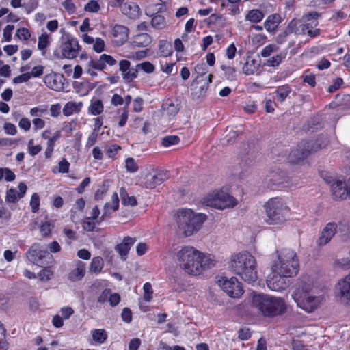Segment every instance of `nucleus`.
Listing matches in <instances>:
<instances>
[{
  "label": "nucleus",
  "mask_w": 350,
  "mask_h": 350,
  "mask_svg": "<svg viewBox=\"0 0 350 350\" xmlns=\"http://www.w3.org/2000/svg\"><path fill=\"white\" fill-rule=\"evenodd\" d=\"M28 260L40 267L49 265L53 262V256L46 250H41L39 243H34L27 252Z\"/></svg>",
  "instance_id": "12"
},
{
  "label": "nucleus",
  "mask_w": 350,
  "mask_h": 350,
  "mask_svg": "<svg viewBox=\"0 0 350 350\" xmlns=\"http://www.w3.org/2000/svg\"><path fill=\"white\" fill-rule=\"evenodd\" d=\"M85 273V264L79 261L77 265V267L69 273L68 279L72 282L79 281L84 277Z\"/></svg>",
  "instance_id": "27"
},
{
  "label": "nucleus",
  "mask_w": 350,
  "mask_h": 350,
  "mask_svg": "<svg viewBox=\"0 0 350 350\" xmlns=\"http://www.w3.org/2000/svg\"><path fill=\"white\" fill-rule=\"evenodd\" d=\"M286 55L285 54H278L275 56H273L268 59H267L264 63L263 65L265 66L269 67H276L279 66L282 61L285 59Z\"/></svg>",
  "instance_id": "38"
},
{
  "label": "nucleus",
  "mask_w": 350,
  "mask_h": 350,
  "mask_svg": "<svg viewBox=\"0 0 350 350\" xmlns=\"http://www.w3.org/2000/svg\"><path fill=\"white\" fill-rule=\"evenodd\" d=\"M18 126L25 131H28L31 128V122L28 118H23L18 122Z\"/></svg>",
  "instance_id": "64"
},
{
  "label": "nucleus",
  "mask_w": 350,
  "mask_h": 350,
  "mask_svg": "<svg viewBox=\"0 0 350 350\" xmlns=\"http://www.w3.org/2000/svg\"><path fill=\"white\" fill-rule=\"evenodd\" d=\"M278 50V47L276 45L271 44L262 49L260 51V55L262 57H268L271 56L273 53L277 51Z\"/></svg>",
  "instance_id": "47"
},
{
  "label": "nucleus",
  "mask_w": 350,
  "mask_h": 350,
  "mask_svg": "<svg viewBox=\"0 0 350 350\" xmlns=\"http://www.w3.org/2000/svg\"><path fill=\"white\" fill-rule=\"evenodd\" d=\"M170 178L167 171H159L154 174H148L144 183L145 187L148 189H154L161 185Z\"/></svg>",
  "instance_id": "17"
},
{
  "label": "nucleus",
  "mask_w": 350,
  "mask_h": 350,
  "mask_svg": "<svg viewBox=\"0 0 350 350\" xmlns=\"http://www.w3.org/2000/svg\"><path fill=\"white\" fill-rule=\"evenodd\" d=\"M121 317L125 323H129L132 321V312L130 308H124L122 310Z\"/></svg>",
  "instance_id": "61"
},
{
  "label": "nucleus",
  "mask_w": 350,
  "mask_h": 350,
  "mask_svg": "<svg viewBox=\"0 0 350 350\" xmlns=\"http://www.w3.org/2000/svg\"><path fill=\"white\" fill-rule=\"evenodd\" d=\"M159 51L160 55L163 57H168L171 55L172 53L171 44L165 40L160 41L159 45Z\"/></svg>",
  "instance_id": "39"
},
{
  "label": "nucleus",
  "mask_w": 350,
  "mask_h": 350,
  "mask_svg": "<svg viewBox=\"0 0 350 350\" xmlns=\"http://www.w3.org/2000/svg\"><path fill=\"white\" fill-rule=\"evenodd\" d=\"M93 44V49L96 52L100 53L104 50L105 42L103 39L97 38H96Z\"/></svg>",
  "instance_id": "58"
},
{
  "label": "nucleus",
  "mask_w": 350,
  "mask_h": 350,
  "mask_svg": "<svg viewBox=\"0 0 350 350\" xmlns=\"http://www.w3.org/2000/svg\"><path fill=\"white\" fill-rule=\"evenodd\" d=\"M135 239L130 237L124 238L123 241L115 247V250L122 256H126L134 243Z\"/></svg>",
  "instance_id": "25"
},
{
  "label": "nucleus",
  "mask_w": 350,
  "mask_h": 350,
  "mask_svg": "<svg viewBox=\"0 0 350 350\" xmlns=\"http://www.w3.org/2000/svg\"><path fill=\"white\" fill-rule=\"evenodd\" d=\"M256 60L254 59L247 58L243 66V72L246 75H254L258 67Z\"/></svg>",
  "instance_id": "30"
},
{
  "label": "nucleus",
  "mask_w": 350,
  "mask_h": 350,
  "mask_svg": "<svg viewBox=\"0 0 350 350\" xmlns=\"http://www.w3.org/2000/svg\"><path fill=\"white\" fill-rule=\"evenodd\" d=\"M103 267V259L100 256H96L92 258L90 267V270L95 273H98L101 272Z\"/></svg>",
  "instance_id": "36"
},
{
  "label": "nucleus",
  "mask_w": 350,
  "mask_h": 350,
  "mask_svg": "<svg viewBox=\"0 0 350 350\" xmlns=\"http://www.w3.org/2000/svg\"><path fill=\"white\" fill-rule=\"evenodd\" d=\"M8 343L5 340V329L0 323V350H7Z\"/></svg>",
  "instance_id": "55"
},
{
  "label": "nucleus",
  "mask_w": 350,
  "mask_h": 350,
  "mask_svg": "<svg viewBox=\"0 0 350 350\" xmlns=\"http://www.w3.org/2000/svg\"><path fill=\"white\" fill-rule=\"evenodd\" d=\"M111 205L109 203H106L104 206L103 208V214L101 217V219L103 220L107 216H109L111 213L117 211L119 207V198L117 193H113L111 196Z\"/></svg>",
  "instance_id": "26"
},
{
  "label": "nucleus",
  "mask_w": 350,
  "mask_h": 350,
  "mask_svg": "<svg viewBox=\"0 0 350 350\" xmlns=\"http://www.w3.org/2000/svg\"><path fill=\"white\" fill-rule=\"evenodd\" d=\"M204 204L217 209H224L235 206L237 201L233 196L221 191L208 194L204 198Z\"/></svg>",
  "instance_id": "9"
},
{
  "label": "nucleus",
  "mask_w": 350,
  "mask_h": 350,
  "mask_svg": "<svg viewBox=\"0 0 350 350\" xmlns=\"http://www.w3.org/2000/svg\"><path fill=\"white\" fill-rule=\"evenodd\" d=\"M286 276H283L282 274L275 273L271 269V273L267 276V284L269 289L274 291H280L286 288L288 286V280Z\"/></svg>",
  "instance_id": "16"
},
{
  "label": "nucleus",
  "mask_w": 350,
  "mask_h": 350,
  "mask_svg": "<svg viewBox=\"0 0 350 350\" xmlns=\"http://www.w3.org/2000/svg\"><path fill=\"white\" fill-rule=\"evenodd\" d=\"M348 229V225L345 222H329L323 228L319 239L317 240V245L319 247L324 246L332 240L336 232L346 233Z\"/></svg>",
  "instance_id": "11"
},
{
  "label": "nucleus",
  "mask_w": 350,
  "mask_h": 350,
  "mask_svg": "<svg viewBox=\"0 0 350 350\" xmlns=\"http://www.w3.org/2000/svg\"><path fill=\"white\" fill-rule=\"evenodd\" d=\"M180 141V139L176 135H169L162 139V144L165 147H169L172 145L177 144Z\"/></svg>",
  "instance_id": "44"
},
{
  "label": "nucleus",
  "mask_w": 350,
  "mask_h": 350,
  "mask_svg": "<svg viewBox=\"0 0 350 350\" xmlns=\"http://www.w3.org/2000/svg\"><path fill=\"white\" fill-rule=\"evenodd\" d=\"M320 127L319 118L317 117L314 118L309 121L307 129L309 131L314 132L318 130Z\"/></svg>",
  "instance_id": "56"
},
{
  "label": "nucleus",
  "mask_w": 350,
  "mask_h": 350,
  "mask_svg": "<svg viewBox=\"0 0 350 350\" xmlns=\"http://www.w3.org/2000/svg\"><path fill=\"white\" fill-rule=\"evenodd\" d=\"M49 44L50 41L49 35L46 33H42L38 38V49L44 51ZM42 53H44V52H42Z\"/></svg>",
  "instance_id": "42"
},
{
  "label": "nucleus",
  "mask_w": 350,
  "mask_h": 350,
  "mask_svg": "<svg viewBox=\"0 0 350 350\" xmlns=\"http://www.w3.org/2000/svg\"><path fill=\"white\" fill-rule=\"evenodd\" d=\"M150 24L153 28L161 30L165 27L166 21L163 16L156 14L152 16Z\"/></svg>",
  "instance_id": "34"
},
{
  "label": "nucleus",
  "mask_w": 350,
  "mask_h": 350,
  "mask_svg": "<svg viewBox=\"0 0 350 350\" xmlns=\"http://www.w3.org/2000/svg\"><path fill=\"white\" fill-rule=\"evenodd\" d=\"M265 215L264 219L269 225L284 222L288 213V207L280 198H272L264 205Z\"/></svg>",
  "instance_id": "7"
},
{
  "label": "nucleus",
  "mask_w": 350,
  "mask_h": 350,
  "mask_svg": "<svg viewBox=\"0 0 350 350\" xmlns=\"http://www.w3.org/2000/svg\"><path fill=\"white\" fill-rule=\"evenodd\" d=\"M19 192L15 189H10L6 193V201L10 203H15L18 199L23 197L27 191V185L24 183L18 184Z\"/></svg>",
  "instance_id": "21"
},
{
  "label": "nucleus",
  "mask_w": 350,
  "mask_h": 350,
  "mask_svg": "<svg viewBox=\"0 0 350 350\" xmlns=\"http://www.w3.org/2000/svg\"><path fill=\"white\" fill-rule=\"evenodd\" d=\"M327 141L319 142V139H310L301 142L295 149L291 150L288 159L291 163H298L305 159L311 152L326 146Z\"/></svg>",
  "instance_id": "8"
},
{
  "label": "nucleus",
  "mask_w": 350,
  "mask_h": 350,
  "mask_svg": "<svg viewBox=\"0 0 350 350\" xmlns=\"http://www.w3.org/2000/svg\"><path fill=\"white\" fill-rule=\"evenodd\" d=\"M103 111V105L100 100L92 101L89 107V111L94 116L99 115Z\"/></svg>",
  "instance_id": "41"
},
{
  "label": "nucleus",
  "mask_w": 350,
  "mask_h": 350,
  "mask_svg": "<svg viewBox=\"0 0 350 350\" xmlns=\"http://www.w3.org/2000/svg\"><path fill=\"white\" fill-rule=\"evenodd\" d=\"M144 299L146 301H150L152 297V285L150 282H146L143 286Z\"/></svg>",
  "instance_id": "49"
},
{
  "label": "nucleus",
  "mask_w": 350,
  "mask_h": 350,
  "mask_svg": "<svg viewBox=\"0 0 350 350\" xmlns=\"http://www.w3.org/2000/svg\"><path fill=\"white\" fill-rule=\"evenodd\" d=\"M112 34L116 44L122 45L128 40L129 29L124 25H116L113 28Z\"/></svg>",
  "instance_id": "19"
},
{
  "label": "nucleus",
  "mask_w": 350,
  "mask_h": 350,
  "mask_svg": "<svg viewBox=\"0 0 350 350\" xmlns=\"http://www.w3.org/2000/svg\"><path fill=\"white\" fill-rule=\"evenodd\" d=\"M206 219L205 215L196 214L191 210L179 211L177 215L178 233L185 237L191 236L201 228Z\"/></svg>",
  "instance_id": "5"
},
{
  "label": "nucleus",
  "mask_w": 350,
  "mask_h": 350,
  "mask_svg": "<svg viewBox=\"0 0 350 350\" xmlns=\"http://www.w3.org/2000/svg\"><path fill=\"white\" fill-rule=\"evenodd\" d=\"M180 267L190 275H199L205 269L215 265V260L211 254H204L191 246H185L176 254Z\"/></svg>",
  "instance_id": "1"
},
{
  "label": "nucleus",
  "mask_w": 350,
  "mask_h": 350,
  "mask_svg": "<svg viewBox=\"0 0 350 350\" xmlns=\"http://www.w3.org/2000/svg\"><path fill=\"white\" fill-rule=\"evenodd\" d=\"M63 79L62 75H49L45 77L44 82L49 88L58 91L64 88Z\"/></svg>",
  "instance_id": "23"
},
{
  "label": "nucleus",
  "mask_w": 350,
  "mask_h": 350,
  "mask_svg": "<svg viewBox=\"0 0 350 350\" xmlns=\"http://www.w3.org/2000/svg\"><path fill=\"white\" fill-rule=\"evenodd\" d=\"M291 88L288 85L279 86L275 91V97L278 101L282 103L291 92Z\"/></svg>",
  "instance_id": "29"
},
{
  "label": "nucleus",
  "mask_w": 350,
  "mask_h": 350,
  "mask_svg": "<svg viewBox=\"0 0 350 350\" xmlns=\"http://www.w3.org/2000/svg\"><path fill=\"white\" fill-rule=\"evenodd\" d=\"M46 266V267H44L38 273V276L42 282L49 281L53 275V271L51 270L50 267L48 265Z\"/></svg>",
  "instance_id": "43"
},
{
  "label": "nucleus",
  "mask_w": 350,
  "mask_h": 350,
  "mask_svg": "<svg viewBox=\"0 0 350 350\" xmlns=\"http://www.w3.org/2000/svg\"><path fill=\"white\" fill-rule=\"evenodd\" d=\"M335 294L340 302L350 304V273L338 282Z\"/></svg>",
  "instance_id": "15"
},
{
  "label": "nucleus",
  "mask_w": 350,
  "mask_h": 350,
  "mask_svg": "<svg viewBox=\"0 0 350 350\" xmlns=\"http://www.w3.org/2000/svg\"><path fill=\"white\" fill-rule=\"evenodd\" d=\"M151 37L146 33H139L133 38V43L139 47H145L151 42Z\"/></svg>",
  "instance_id": "31"
},
{
  "label": "nucleus",
  "mask_w": 350,
  "mask_h": 350,
  "mask_svg": "<svg viewBox=\"0 0 350 350\" xmlns=\"http://www.w3.org/2000/svg\"><path fill=\"white\" fill-rule=\"evenodd\" d=\"M264 16V13L262 11L258 9H253L247 12L245 19L252 23H256L260 22Z\"/></svg>",
  "instance_id": "33"
},
{
  "label": "nucleus",
  "mask_w": 350,
  "mask_h": 350,
  "mask_svg": "<svg viewBox=\"0 0 350 350\" xmlns=\"http://www.w3.org/2000/svg\"><path fill=\"white\" fill-rule=\"evenodd\" d=\"M3 129L8 135H14L17 133L16 126L14 124L10 122H5L4 124Z\"/></svg>",
  "instance_id": "59"
},
{
  "label": "nucleus",
  "mask_w": 350,
  "mask_h": 350,
  "mask_svg": "<svg viewBox=\"0 0 350 350\" xmlns=\"http://www.w3.org/2000/svg\"><path fill=\"white\" fill-rule=\"evenodd\" d=\"M16 36L20 40H27L31 33L27 28H20L17 30Z\"/></svg>",
  "instance_id": "57"
},
{
  "label": "nucleus",
  "mask_w": 350,
  "mask_h": 350,
  "mask_svg": "<svg viewBox=\"0 0 350 350\" xmlns=\"http://www.w3.org/2000/svg\"><path fill=\"white\" fill-rule=\"evenodd\" d=\"M100 5L95 0L90 1L84 7V10L89 12H98L100 10Z\"/></svg>",
  "instance_id": "54"
},
{
  "label": "nucleus",
  "mask_w": 350,
  "mask_h": 350,
  "mask_svg": "<svg viewBox=\"0 0 350 350\" xmlns=\"http://www.w3.org/2000/svg\"><path fill=\"white\" fill-rule=\"evenodd\" d=\"M230 268L247 283H252L258 280L256 260L254 256L247 252L232 255Z\"/></svg>",
  "instance_id": "2"
},
{
  "label": "nucleus",
  "mask_w": 350,
  "mask_h": 350,
  "mask_svg": "<svg viewBox=\"0 0 350 350\" xmlns=\"http://www.w3.org/2000/svg\"><path fill=\"white\" fill-rule=\"evenodd\" d=\"M82 106L81 103L68 102L63 108V113L66 116L72 115L74 113H78Z\"/></svg>",
  "instance_id": "32"
},
{
  "label": "nucleus",
  "mask_w": 350,
  "mask_h": 350,
  "mask_svg": "<svg viewBox=\"0 0 350 350\" xmlns=\"http://www.w3.org/2000/svg\"><path fill=\"white\" fill-rule=\"evenodd\" d=\"M92 338L94 342L102 344L105 342L107 334L103 329H96L92 331Z\"/></svg>",
  "instance_id": "37"
},
{
  "label": "nucleus",
  "mask_w": 350,
  "mask_h": 350,
  "mask_svg": "<svg viewBox=\"0 0 350 350\" xmlns=\"http://www.w3.org/2000/svg\"><path fill=\"white\" fill-rule=\"evenodd\" d=\"M297 306L310 313L316 310L323 301V297L314 295L313 285L310 282L299 281L291 295Z\"/></svg>",
  "instance_id": "4"
},
{
  "label": "nucleus",
  "mask_w": 350,
  "mask_h": 350,
  "mask_svg": "<svg viewBox=\"0 0 350 350\" xmlns=\"http://www.w3.org/2000/svg\"><path fill=\"white\" fill-rule=\"evenodd\" d=\"M14 29V25H8L3 29V38L5 41L10 42L12 39V33Z\"/></svg>",
  "instance_id": "62"
},
{
  "label": "nucleus",
  "mask_w": 350,
  "mask_h": 350,
  "mask_svg": "<svg viewBox=\"0 0 350 350\" xmlns=\"http://www.w3.org/2000/svg\"><path fill=\"white\" fill-rule=\"evenodd\" d=\"M125 167L127 172L134 173L137 171L138 166L133 158H128L125 161Z\"/></svg>",
  "instance_id": "52"
},
{
  "label": "nucleus",
  "mask_w": 350,
  "mask_h": 350,
  "mask_svg": "<svg viewBox=\"0 0 350 350\" xmlns=\"http://www.w3.org/2000/svg\"><path fill=\"white\" fill-rule=\"evenodd\" d=\"M30 206L33 213H37L39 210L40 197L37 193H33L30 200Z\"/></svg>",
  "instance_id": "51"
},
{
  "label": "nucleus",
  "mask_w": 350,
  "mask_h": 350,
  "mask_svg": "<svg viewBox=\"0 0 350 350\" xmlns=\"http://www.w3.org/2000/svg\"><path fill=\"white\" fill-rule=\"evenodd\" d=\"M61 136V132L60 131H57L53 137H51V139H49V140L47 142V148L45 150L44 154L46 158H50L52 155V152L54 149V146L55 144V142Z\"/></svg>",
  "instance_id": "35"
},
{
  "label": "nucleus",
  "mask_w": 350,
  "mask_h": 350,
  "mask_svg": "<svg viewBox=\"0 0 350 350\" xmlns=\"http://www.w3.org/2000/svg\"><path fill=\"white\" fill-rule=\"evenodd\" d=\"M120 8L122 13L129 18H137L140 14L139 7L133 2L124 3L120 6Z\"/></svg>",
  "instance_id": "22"
},
{
  "label": "nucleus",
  "mask_w": 350,
  "mask_h": 350,
  "mask_svg": "<svg viewBox=\"0 0 350 350\" xmlns=\"http://www.w3.org/2000/svg\"><path fill=\"white\" fill-rule=\"evenodd\" d=\"M81 50V46L77 39L67 34L60 46L61 55L57 51H54V55L57 58L73 59L78 56Z\"/></svg>",
  "instance_id": "10"
},
{
  "label": "nucleus",
  "mask_w": 350,
  "mask_h": 350,
  "mask_svg": "<svg viewBox=\"0 0 350 350\" xmlns=\"http://www.w3.org/2000/svg\"><path fill=\"white\" fill-rule=\"evenodd\" d=\"M31 79V75L29 72L22 74L19 76L14 77L12 80L15 84L21 83L28 81Z\"/></svg>",
  "instance_id": "60"
},
{
  "label": "nucleus",
  "mask_w": 350,
  "mask_h": 350,
  "mask_svg": "<svg viewBox=\"0 0 350 350\" xmlns=\"http://www.w3.org/2000/svg\"><path fill=\"white\" fill-rule=\"evenodd\" d=\"M180 109V104L178 100H167L162 105V114L169 118L174 117Z\"/></svg>",
  "instance_id": "18"
},
{
  "label": "nucleus",
  "mask_w": 350,
  "mask_h": 350,
  "mask_svg": "<svg viewBox=\"0 0 350 350\" xmlns=\"http://www.w3.org/2000/svg\"><path fill=\"white\" fill-rule=\"evenodd\" d=\"M137 68L146 73H152L154 71V66L150 62H144L137 64Z\"/></svg>",
  "instance_id": "53"
},
{
  "label": "nucleus",
  "mask_w": 350,
  "mask_h": 350,
  "mask_svg": "<svg viewBox=\"0 0 350 350\" xmlns=\"http://www.w3.org/2000/svg\"><path fill=\"white\" fill-rule=\"evenodd\" d=\"M250 303L253 308L266 317H274L284 314L286 305L283 299L267 294L252 293Z\"/></svg>",
  "instance_id": "3"
},
{
  "label": "nucleus",
  "mask_w": 350,
  "mask_h": 350,
  "mask_svg": "<svg viewBox=\"0 0 350 350\" xmlns=\"http://www.w3.org/2000/svg\"><path fill=\"white\" fill-rule=\"evenodd\" d=\"M53 228V225L49 221H46L42 224L40 226V232L42 233V237H49L51 235V231Z\"/></svg>",
  "instance_id": "45"
},
{
  "label": "nucleus",
  "mask_w": 350,
  "mask_h": 350,
  "mask_svg": "<svg viewBox=\"0 0 350 350\" xmlns=\"http://www.w3.org/2000/svg\"><path fill=\"white\" fill-rule=\"evenodd\" d=\"M221 68L224 71L227 79L232 81L236 79V70L234 68L222 65Z\"/></svg>",
  "instance_id": "48"
},
{
  "label": "nucleus",
  "mask_w": 350,
  "mask_h": 350,
  "mask_svg": "<svg viewBox=\"0 0 350 350\" xmlns=\"http://www.w3.org/2000/svg\"><path fill=\"white\" fill-rule=\"evenodd\" d=\"M331 189L336 200L344 199L349 194L345 183L342 180H334L331 185Z\"/></svg>",
  "instance_id": "20"
},
{
  "label": "nucleus",
  "mask_w": 350,
  "mask_h": 350,
  "mask_svg": "<svg viewBox=\"0 0 350 350\" xmlns=\"http://www.w3.org/2000/svg\"><path fill=\"white\" fill-rule=\"evenodd\" d=\"M116 64V59L112 56L107 54H103L99 58L91 59L87 64L85 70L90 75L96 77L97 76V72H95V70L101 71L106 68L107 65L113 66Z\"/></svg>",
  "instance_id": "13"
},
{
  "label": "nucleus",
  "mask_w": 350,
  "mask_h": 350,
  "mask_svg": "<svg viewBox=\"0 0 350 350\" xmlns=\"http://www.w3.org/2000/svg\"><path fill=\"white\" fill-rule=\"evenodd\" d=\"M137 73L138 68H137L136 66L135 68H130L125 73L122 75V77L124 79L128 81H131L137 77Z\"/></svg>",
  "instance_id": "50"
},
{
  "label": "nucleus",
  "mask_w": 350,
  "mask_h": 350,
  "mask_svg": "<svg viewBox=\"0 0 350 350\" xmlns=\"http://www.w3.org/2000/svg\"><path fill=\"white\" fill-rule=\"evenodd\" d=\"M238 135L239 134L237 131H230L229 133L222 139V144L228 145L234 143Z\"/></svg>",
  "instance_id": "46"
},
{
  "label": "nucleus",
  "mask_w": 350,
  "mask_h": 350,
  "mask_svg": "<svg viewBox=\"0 0 350 350\" xmlns=\"http://www.w3.org/2000/svg\"><path fill=\"white\" fill-rule=\"evenodd\" d=\"M218 284L230 297L238 298L243 294L241 283L236 277H232L230 279L221 278L218 280Z\"/></svg>",
  "instance_id": "14"
},
{
  "label": "nucleus",
  "mask_w": 350,
  "mask_h": 350,
  "mask_svg": "<svg viewBox=\"0 0 350 350\" xmlns=\"http://www.w3.org/2000/svg\"><path fill=\"white\" fill-rule=\"evenodd\" d=\"M319 16L320 15L319 13L313 12L305 15L303 17L305 21L304 25L306 27H307L308 29H314L318 25L319 23L317 20Z\"/></svg>",
  "instance_id": "28"
},
{
  "label": "nucleus",
  "mask_w": 350,
  "mask_h": 350,
  "mask_svg": "<svg viewBox=\"0 0 350 350\" xmlns=\"http://www.w3.org/2000/svg\"><path fill=\"white\" fill-rule=\"evenodd\" d=\"M120 197L122 204L124 205L135 206L137 204V200L134 196H129L124 188L120 189Z\"/></svg>",
  "instance_id": "40"
},
{
  "label": "nucleus",
  "mask_w": 350,
  "mask_h": 350,
  "mask_svg": "<svg viewBox=\"0 0 350 350\" xmlns=\"http://www.w3.org/2000/svg\"><path fill=\"white\" fill-rule=\"evenodd\" d=\"M281 22V16L279 14L269 15L264 23V27L268 32H274Z\"/></svg>",
  "instance_id": "24"
},
{
  "label": "nucleus",
  "mask_w": 350,
  "mask_h": 350,
  "mask_svg": "<svg viewBox=\"0 0 350 350\" xmlns=\"http://www.w3.org/2000/svg\"><path fill=\"white\" fill-rule=\"evenodd\" d=\"M69 167H70L69 162L66 159H62L59 162L58 171L60 173H67L68 172Z\"/></svg>",
  "instance_id": "63"
},
{
  "label": "nucleus",
  "mask_w": 350,
  "mask_h": 350,
  "mask_svg": "<svg viewBox=\"0 0 350 350\" xmlns=\"http://www.w3.org/2000/svg\"><path fill=\"white\" fill-rule=\"evenodd\" d=\"M299 267L296 253L290 249H284L279 252L278 259L274 261L271 268L275 273L291 278L297 273Z\"/></svg>",
  "instance_id": "6"
}]
</instances>
